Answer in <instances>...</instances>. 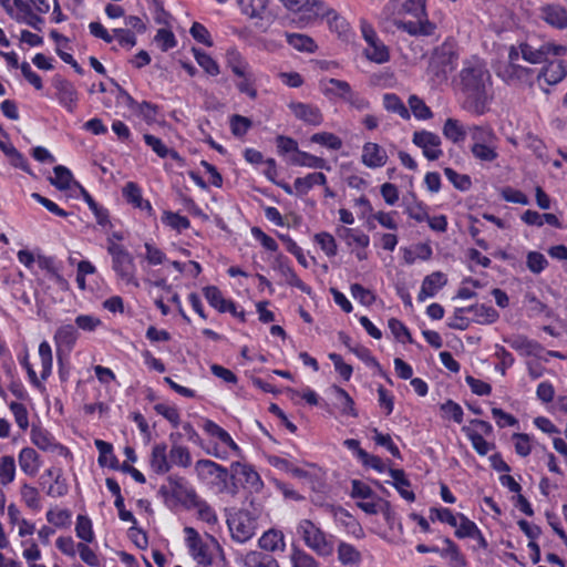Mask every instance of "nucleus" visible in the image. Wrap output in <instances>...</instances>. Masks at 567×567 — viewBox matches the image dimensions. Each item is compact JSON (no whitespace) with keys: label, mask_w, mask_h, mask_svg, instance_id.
Instances as JSON below:
<instances>
[{"label":"nucleus","mask_w":567,"mask_h":567,"mask_svg":"<svg viewBox=\"0 0 567 567\" xmlns=\"http://www.w3.org/2000/svg\"><path fill=\"white\" fill-rule=\"evenodd\" d=\"M454 83L463 110L474 115H483L489 110L493 101V82L483 62L465 61Z\"/></svg>","instance_id":"obj_1"},{"label":"nucleus","mask_w":567,"mask_h":567,"mask_svg":"<svg viewBox=\"0 0 567 567\" xmlns=\"http://www.w3.org/2000/svg\"><path fill=\"white\" fill-rule=\"evenodd\" d=\"M458 53L455 44L452 42H444L435 48L427 68V73L431 75L435 84H442L447 81L449 75L457 65Z\"/></svg>","instance_id":"obj_2"},{"label":"nucleus","mask_w":567,"mask_h":567,"mask_svg":"<svg viewBox=\"0 0 567 567\" xmlns=\"http://www.w3.org/2000/svg\"><path fill=\"white\" fill-rule=\"evenodd\" d=\"M297 534L305 545L318 556L328 557L334 551L333 537L324 533L310 519H301L297 525Z\"/></svg>","instance_id":"obj_3"},{"label":"nucleus","mask_w":567,"mask_h":567,"mask_svg":"<svg viewBox=\"0 0 567 567\" xmlns=\"http://www.w3.org/2000/svg\"><path fill=\"white\" fill-rule=\"evenodd\" d=\"M107 252L112 258V269L116 277L126 285L138 288L136 265L133 255L123 246L107 238Z\"/></svg>","instance_id":"obj_4"},{"label":"nucleus","mask_w":567,"mask_h":567,"mask_svg":"<svg viewBox=\"0 0 567 567\" xmlns=\"http://www.w3.org/2000/svg\"><path fill=\"white\" fill-rule=\"evenodd\" d=\"M284 6L292 11L301 13V19L310 21L318 17H327L330 25L334 24L336 29L346 27L344 20L339 18L333 10L326 8L324 3L318 0H280Z\"/></svg>","instance_id":"obj_5"},{"label":"nucleus","mask_w":567,"mask_h":567,"mask_svg":"<svg viewBox=\"0 0 567 567\" xmlns=\"http://www.w3.org/2000/svg\"><path fill=\"white\" fill-rule=\"evenodd\" d=\"M227 525L231 538L237 543L244 544L255 536L256 518L246 509L229 514Z\"/></svg>","instance_id":"obj_6"},{"label":"nucleus","mask_w":567,"mask_h":567,"mask_svg":"<svg viewBox=\"0 0 567 567\" xmlns=\"http://www.w3.org/2000/svg\"><path fill=\"white\" fill-rule=\"evenodd\" d=\"M496 74L508 85L532 86L535 81V70L520 64L504 63L498 66Z\"/></svg>","instance_id":"obj_7"},{"label":"nucleus","mask_w":567,"mask_h":567,"mask_svg":"<svg viewBox=\"0 0 567 567\" xmlns=\"http://www.w3.org/2000/svg\"><path fill=\"white\" fill-rule=\"evenodd\" d=\"M567 75V69L565 62L561 60L548 61L539 72L535 71V80L539 87L545 92L549 93V90L544 86L556 85L561 82Z\"/></svg>","instance_id":"obj_8"},{"label":"nucleus","mask_w":567,"mask_h":567,"mask_svg":"<svg viewBox=\"0 0 567 567\" xmlns=\"http://www.w3.org/2000/svg\"><path fill=\"white\" fill-rule=\"evenodd\" d=\"M412 142L423 151V155L429 161L439 159L443 152L440 148L441 138L437 134L429 132V131H416L413 134Z\"/></svg>","instance_id":"obj_9"},{"label":"nucleus","mask_w":567,"mask_h":567,"mask_svg":"<svg viewBox=\"0 0 567 567\" xmlns=\"http://www.w3.org/2000/svg\"><path fill=\"white\" fill-rule=\"evenodd\" d=\"M52 85L56 90V99L59 100V103L69 112L73 113L79 100V94L74 85L60 75H55L53 78Z\"/></svg>","instance_id":"obj_10"},{"label":"nucleus","mask_w":567,"mask_h":567,"mask_svg":"<svg viewBox=\"0 0 567 567\" xmlns=\"http://www.w3.org/2000/svg\"><path fill=\"white\" fill-rule=\"evenodd\" d=\"M186 542L193 558L200 565L208 566L213 563V557L208 553L207 545L203 542L199 534L193 527H185Z\"/></svg>","instance_id":"obj_11"},{"label":"nucleus","mask_w":567,"mask_h":567,"mask_svg":"<svg viewBox=\"0 0 567 567\" xmlns=\"http://www.w3.org/2000/svg\"><path fill=\"white\" fill-rule=\"evenodd\" d=\"M32 443L42 451L58 453L61 456H66L69 450L58 443L50 432L41 427H33L31 431Z\"/></svg>","instance_id":"obj_12"},{"label":"nucleus","mask_w":567,"mask_h":567,"mask_svg":"<svg viewBox=\"0 0 567 567\" xmlns=\"http://www.w3.org/2000/svg\"><path fill=\"white\" fill-rule=\"evenodd\" d=\"M204 296L208 303L220 312H230L244 320V312L237 313L236 305L231 300L223 297L221 291L216 286H208L203 289Z\"/></svg>","instance_id":"obj_13"},{"label":"nucleus","mask_w":567,"mask_h":567,"mask_svg":"<svg viewBox=\"0 0 567 567\" xmlns=\"http://www.w3.org/2000/svg\"><path fill=\"white\" fill-rule=\"evenodd\" d=\"M13 7L18 10L14 16V19L18 22H22L28 24L29 27L42 31V25L44 23V19L39 14H35L31 6L24 0H12Z\"/></svg>","instance_id":"obj_14"},{"label":"nucleus","mask_w":567,"mask_h":567,"mask_svg":"<svg viewBox=\"0 0 567 567\" xmlns=\"http://www.w3.org/2000/svg\"><path fill=\"white\" fill-rule=\"evenodd\" d=\"M289 107L297 118L309 125L318 126L323 121L321 111L315 105L297 102L290 103Z\"/></svg>","instance_id":"obj_15"},{"label":"nucleus","mask_w":567,"mask_h":567,"mask_svg":"<svg viewBox=\"0 0 567 567\" xmlns=\"http://www.w3.org/2000/svg\"><path fill=\"white\" fill-rule=\"evenodd\" d=\"M447 282L446 276L441 271H434L426 276L421 286L417 295V300L423 302L426 298L434 297L437 291L443 288Z\"/></svg>","instance_id":"obj_16"},{"label":"nucleus","mask_w":567,"mask_h":567,"mask_svg":"<svg viewBox=\"0 0 567 567\" xmlns=\"http://www.w3.org/2000/svg\"><path fill=\"white\" fill-rule=\"evenodd\" d=\"M388 155L384 148L379 144L368 142L362 148V163L370 167L377 168L382 167L386 164Z\"/></svg>","instance_id":"obj_17"},{"label":"nucleus","mask_w":567,"mask_h":567,"mask_svg":"<svg viewBox=\"0 0 567 567\" xmlns=\"http://www.w3.org/2000/svg\"><path fill=\"white\" fill-rule=\"evenodd\" d=\"M195 471L199 478L207 480L215 477L219 482H226L228 470L210 460H199L195 464Z\"/></svg>","instance_id":"obj_18"},{"label":"nucleus","mask_w":567,"mask_h":567,"mask_svg":"<svg viewBox=\"0 0 567 567\" xmlns=\"http://www.w3.org/2000/svg\"><path fill=\"white\" fill-rule=\"evenodd\" d=\"M150 465L156 474H166L171 471L172 463L169 454L167 455V445L165 443H158L153 446Z\"/></svg>","instance_id":"obj_19"},{"label":"nucleus","mask_w":567,"mask_h":567,"mask_svg":"<svg viewBox=\"0 0 567 567\" xmlns=\"http://www.w3.org/2000/svg\"><path fill=\"white\" fill-rule=\"evenodd\" d=\"M416 20L417 21L393 20L391 23L410 35H431L434 32L435 25L426 18Z\"/></svg>","instance_id":"obj_20"},{"label":"nucleus","mask_w":567,"mask_h":567,"mask_svg":"<svg viewBox=\"0 0 567 567\" xmlns=\"http://www.w3.org/2000/svg\"><path fill=\"white\" fill-rule=\"evenodd\" d=\"M234 476L238 477L245 487L258 492L262 487L259 474L249 465L236 463L233 465Z\"/></svg>","instance_id":"obj_21"},{"label":"nucleus","mask_w":567,"mask_h":567,"mask_svg":"<svg viewBox=\"0 0 567 567\" xmlns=\"http://www.w3.org/2000/svg\"><path fill=\"white\" fill-rule=\"evenodd\" d=\"M505 342L514 350L525 355H539L544 350L540 343L529 340L525 336H514L505 339Z\"/></svg>","instance_id":"obj_22"},{"label":"nucleus","mask_w":567,"mask_h":567,"mask_svg":"<svg viewBox=\"0 0 567 567\" xmlns=\"http://www.w3.org/2000/svg\"><path fill=\"white\" fill-rule=\"evenodd\" d=\"M320 89L326 96H336L346 100L352 90L347 81L327 79L320 81Z\"/></svg>","instance_id":"obj_23"},{"label":"nucleus","mask_w":567,"mask_h":567,"mask_svg":"<svg viewBox=\"0 0 567 567\" xmlns=\"http://www.w3.org/2000/svg\"><path fill=\"white\" fill-rule=\"evenodd\" d=\"M331 391L334 394L336 405L340 410L341 414L357 417L358 411L354 408V401L349 395V393L338 385H332Z\"/></svg>","instance_id":"obj_24"},{"label":"nucleus","mask_w":567,"mask_h":567,"mask_svg":"<svg viewBox=\"0 0 567 567\" xmlns=\"http://www.w3.org/2000/svg\"><path fill=\"white\" fill-rule=\"evenodd\" d=\"M466 312L473 313L474 321L480 324H489L499 318L496 309L483 303L466 307Z\"/></svg>","instance_id":"obj_25"},{"label":"nucleus","mask_w":567,"mask_h":567,"mask_svg":"<svg viewBox=\"0 0 567 567\" xmlns=\"http://www.w3.org/2000/svg\"><path fill=\"white\" fill-rule=\"evenodd\" d=\"M122 193L123 197L127 200V203L132 204L134 207H137L140 209H147L148 213L153 210L150 202L143 199L142 190L136 183H126L123 187Z\"/></svg>","instance_id":"obj_26"},{"label":"nucleus","mask_w":567,"mask_h":567,"mask_svg":"<svg viewBox=\"0 0 567 567\" xmlns=\"http://www.w3.org/2000/svg\"><path fill=\"white\" fill-rule=\"evenodd\" d=\"M389 474L393 480L392 485L396 488L399 494L408 502H413L415 499V494L413 493V491L409 489L411 483L406 478L404 471L398 468H390Z\"/></svg>","instance_id":"obj_27"},{"label":"nucleus","mask_w":567,"mask_h":567,"mask_svg":"<svg viewBox=\"0 0 567 567\" xmlns=\"http://www.w3.org/2000/svg\"><path fill=\"white\" fill-rule=\"evenodd\" d=\"M327 177L323 173H310L305 177H298L293 182V188L298 195H306L315 185H324Z\"/></svg>","instance_id":"obj_28"},{"label":"nucleus","mask_w":567,"mask_h":567,"mask_svg":"<svg viewBox=\"0 0 567 567\" xmlns=\"http://www.w3.org/2000/svg\"><path fill=\"white\" fill-rule=\"evenodd\" d=\"M79 338V332L76 328L72 324L61 326L54 334V341L58 348L64 347L68 351L72 350L76 340Z\"/></svg>","instance_id":"obj_29"},{"label":"nucleus","mask_w":567,"mask_h":567,"mask_svg":"<svg viewBox=\"0 0 567 567\" xmlns=\"http://www.w3.org/2000/svg\"><path fill=\"white\" fill-rule=\"evenodd\" d=\"M543 18L548 24L557 29L567 28V11L560 6L545 7L543 9Z\"/></svg>","instance_id":"obj_30"},{"label":"nucleus","mask_w":567,"mask_h":567,"mask_svg":"<svg viewBox=\"0 0 567 567\" xmlns=\"http://www.w3.org/2000/svg\"><path fill=\"white\" fill-rule=\"evenodd\" d=\"M442 132L447 140L457 144L465 140L467 128L458 120L449 117L443 125Z\"/></svg>","instance_id":"obj_31"},{"label":"nucleus","mask_w":567,"mask_h":567,"mask_svg":"<svg viewBox=\"0 0 567 567\" xmlns=\"http://www.w3.org/2000/svg\"><path fill=\"white\" fill-rule=\"evenodd\" d=\"M473 144L496 143L497 137L489 125H472L467 127Z\"/></svg>","instance_id":"obj_32"},{"label":"nucleus","mask_w":567,"mask_h":567,"mask_svg":"<svg viewBox=\"0 0 567 567\" xmlns=\"http://www.w3.org/2000/svg\"><path fill=\"white\" fill-rule=\"evenodd\" d=\"M259 547L264 550L275 551L278 549L284 550L285 540L281 532L269 529L262 534L258 540Z\"/></svg>","instance_id":"obj_33"},{"label":"nucleus","mask_w":567,"mask_h":567,"mask_svg":"<svg viewBox=\"0 0 567 567\" xmlns=\"http://www.w3.org/2000/svg\"><path fill=\"white\" fill-rule=\"evenodd\" d=\"M100 455H99V464L101 466H110L113 470L118 468V461L116 456L113 454V446L112 444L102 441V440H95L94 442Z\"/></svg>","instance_id":"obj_34"},{"label":"nucleus","mask_w":567,"mask_h":567,"mask_svg":"<svg viewBox=\"0 0 567 567\" xmlns=\"http://www.w3.org/2000/svg\"><path fill=\"white\" fill-rule=\"evenodd\" d=\"M237 3L241 12L249 18L264 19L268 0H237Z\"/></svg>","instance_id":"obj_35"},{"label":"nucleus","mask_w":567,"mask_h":567,"mask_svg":"<svg viewBox=\"0 0 567 567\" xmlns=\"http://www.w3.org/2000/svg\"><path fill=\"white\" fill-rule=\"evenodd\" d=\"M38 453L31 447H24L19 454V465L28 475H35L39 470Z\"/></svg>","instance_id":"obj_36"},{"label":"nucleus","mask_w":567,"mask_h":567,"mask_svg":"<svg viewBox=\"0 0 567 567\" xmlns=\"http://www.w3.org/2000/svg\"><path fill=\"white\" fill-rule=\"evenodd\" d=\"M338 236L346 240L348 245L355 244L362 248H365L370 244V238L361 230H355L348 227H340L337 230Z\"/></svg>","instance_id":"obj_37"},{"label":"nucleus","mask_w":567,"mask_h":567,"mask_svg":"<svg viewBox=\"0 0 567 567\" xmlns=\"http://www.w3.org/2000/svg\"><path fill=\"white\" fill-rule=\"evenodd\" d=\"M338 559L342 565L359 566L361 554L351 544L341 542L338 546Z\"/></svg>","instance_id":"obj_38"},{"label":"nucleus","mask_w":567,"mask_h":567,"mask_svg":"<svg viewBox=\"0 0 567 567\" xmlns=\"http://www.w3.org/2000/svg\"><path fill=\"white\" fill-rule=\"evenodd\" d=\"M247 567H279L278 561L269 554L249 551L245 557Z\"/></svg>","instance_id":"obj_39"},{"label":"nucleus","mask_w":567,"mask_h":567,"mask_svg":"<svg viewBox=\"0 0 567 567\" xmlns=\"http://www.w3.org/2000/svg\"><path fill=\"white\" fill-rule=\"evenodd\" d=\"M169 460L172 465L188 467L192 464V455L186 446L174 442L169 451Z\"/></svg>","instance_id":"obj_40"},{"label":"nucleus","mask_w":567,"mask_h":567,"mask_svg":"<svg viewBox=\"0 0 567 567\" xmlns=\"http://www.w3.org/2000/svg\"><path fill=\"white\" fill-rule=\"evenodd\" d=\"M471 152L481 162H493L498 156L496 143L473 144Z\"/></svg>","instance_id":"obj_41"},{"label":"nucleus","mask_w":567,"mask_h":567,"mask_svg":"<svg viewBox=\"0 0 567 567\" xmlns=\"http://www.w3.org/2000/svg\"><path fill=\"white\" fill-rule=\"evenodd\" d=\"M286 38L287 42L298 51L312 53L317 49L315 41L306 34L287 33Z\"/></svg>","instance_id":"obj_42"},{"label":"nucleus","mask_w":567,"mask_h":567,"mask_svg":"<svg viewBox=\"0 0 567 567\" xmlns=\"http://www.w3.org/2000/svg\"><path fill=\"white\" fill-rule=\"evenodd\" d=\"M291 163L293 165L307 166L311 168H328L326 159L302 151H299L298 154L292 156Z\"/></svg>","instance_id":"obj_43"},{"label":"nucleus","mask_w":567,"mask_h":567,"mask_svg":"<svg viewBox=\"0 0 567 567\" xmlns=\"http://www.w3.org/2000/svg\"><path fill=\"white\" fill-rule=\"evenodd\" d=\"M465 432L466 436L472 442L473 449L482 456L486 455L491 450L495 447L493 443H488L482 434L471 430L467 426L462 429Z\"/></svg>","instance_id":"obj_44"},{"label":"nucleus","mask_w":567,"mask_h":567,"mask_svg":"<svg viewBox=\"0 0 567 567\" xmlns=\"http://www.w3.org/2000/svg\"><path fill=\"white\" fill-rule=\"evenodd\" d=\"M383 105L388 111L394 112L399 114L402 118L409 120L410 118V112L404 105V103L401 101V99L393 94V93H386L383 96Z\"/></svg>","instance_id":"obj_45"},{"label":"nucleus","mask_w":567,"mask_h":567,"mask_svg":"<svg viewBox=\"0 0 567 567\" xmlns=\"http://www.w3.org/2000/svg\"><path fill=\"white\" fill-rule=\"evenodd\" d=\"M16 476V462L13 456L6 455L0 458V484L6 486L13 482Z\"/></svg>","instance_id":"obj_46"},{"label":"nucleus","mask_w":567,"mask_h":567,"mask_svg":"<svg viewBox=\"0 0 567 567\" xmlns=\"http://www.w3.org/2000/svg\"><path fill=\"white\" fill-rule=\"evenodd\" d=\"M162 223L174 230L182 231L189 228L190 223L187 217L177 213L165 210L162 216Z\"/></svg>","instance_id":"obj_47"},{"label":"nucleus","mask_w":567,"mask_h":567,"mask_svg":"<svg viewBox=\"0 0 567 567\" xmlns=\"http://www.w3.org/2000/svg\"><path fill=\"white\" fill-rule=\"evenodd\" d=\"M39 357L41 360V378L47 380L52 371V350L47 341L40 343Z\"/></svg>","instance_id":"obj_48"},{"label":"nucleus","mask_w":567,"mask_h":567,"mask_svg":"<svg viewBox=\"0 0 567 567\" xmlns=\"http://www.w3.org/2000/svg\"><path fill=\"white\" fill-rule=\"evenodd\" d=\"M54 177L50 178L52 185L59 189H68L72 182V173L69 168L58 165L53 168Z\"/></svg>","instance_id":"obj_49"},{"label":"nucleus","mask_w":567,"mask_h":567,"mask_svg":"<svg viewBox=\"0 0 567 567\" xmlns=\"http://www.w3.org/2000/svg\"><path fill=\"white\" fill-rule=\"evenodd\" d=\"M519 49L522 58L529 63L537 64L546 61L543 45L536 49L529 43L524 42L519 44Z\"/></svg>","instance_id":"obj_50"},{"label":"nucleus","mask_w":567,"mask_h":567,"mask_svg":"<svg viewBox=\"0 0 567 567\" xmlns=\"http://www.w3.org/2000/svg\"><path fill=\"white\" fill-rule=\"evenodd\" d=\"M315 241L320 246L321 250L328 257H333L337 255V243L331 234L327 231L318 233L315 235Z\"/></svg>","instance_id":"obj_51"},{"label":"nucleus","mask_w":567,"mask_h":567,"mask_svg":"<svg viewBox=\"0 0 567 567\" xmlns=\"http://www.w3.org/2000/svg\"><path fill=\"white\" fill-rule=\"evenodd\" d=\"M444 543L446 544V548L441 551V555L450 558L451 566L452 567L465 566V564H466L465 558L458 550L457 546L450 538H445Z\"/></svg>","instance_id":"obj_52"},{"label":"nucleus","mask_w":567,"mask_h":567,"mask_svg":"<svg viewBox=\"0 0 567 567\" xmlns=\"http://www.w3.org/2000/svg\"><path fill=\"white\" fill-rule=\"evenodd\" d=\"M76 536L86 543H92L94 533L92 529L91 519L86 516L79 515L75 524Z\"/></svg>","instance_id":"obj_53"},{"label":"nucleus","mask_w":567,"mask_h":567,"mask_svg":"<svg viewBox=\"0 0 567 567\" xmlns=\"http://www.w3.org/2000/svg\"><path fill=\"white\" fill-rule=\"evenodd\" d=\"M455 530V535L458 538L472 537L473 535H478V528L474 522L470 520L463 514L458 515L457 526Z\"/></svg>","instance_id":"obj_54"},{"label":"nucleus","mask_w":567,"mask_h":567,"mask_svg":"<svg viewBox=\"0 0 567 567\" xmlns=\"http://www.w3.org/2000/svg\"><path fill=\"white\" fill-rule=\"evenodd\" d=\"M292 567H319L318 561L308 553L293 547L291 553Z\"/></svg>","instance_id":"obj_55"},{"label":"nucleus","mask_w":567,"mask_h":567,"mask_svg":"<svg viewBox=\"0 0 567 567\" xmlns=\"http://www.w3.org/2000/svg\"><path fill=\"white\" fill-rule=\"evenodd\" d=\"M197 63L209 74H219V66L217 62L207 53L202 50L193 49Z\"/></svg>","instance_id":"obj_56"},{"label":"nucleus","mask_w":567,"mask_h":567,"mask_svg":"<svg viewBox=\"0 0 567 567\" xmlns=\"http://www.w3.org/2000/svg\"><path fill=\"white\" fill-rule=\"evenodd\" d=\"M310 140L312 143H317V144L327 146L328 148L333 150V151H337V150L341 148V146H342V141L333 133H328V132L316 133L311 136Z\"/></svg>","instance_id":"obj_57"},{"label":"nucleus","mask_w":567,"mask_h":567,"mask_svg":"<svg viewBox=\"0 0 567 567\" xmlns=\"http://www.w3.org/2000/svg\"><path fill=\"white\" fill-rule=\"evenodd\" d=\"M444 174L455 188L462 192L468 190L471 188L472 182L468 175L458 174L456 171L450 167L444 169Z\"/></svg>","instance_id":"obj_58"},{"label":"nucleus","mask_w":567,"mask_h":567,"mask_svg":"<svg viewBox=\"0 0 567 567\" xmlns=\"http://www.w3.org/2000/svg\"><path fill=\"white\" fill-rule=\"evenodd\" d=\"M526 266L535 275L540 274L548 266L545 256L538 251H529L526 256Z\"/></svg>","instance_id":"obj_59"},{"label":"nucleus","mask_w":567,"mask_h":567,"mask_svg":"<svg viewBox=\"0 0 567 567\" xmlns=\"http://www.w3.org/2000/svg\"><path fill=\"white\" fill-rule=\"evenodd\" d=\"M69 492V485L65 478L62 477V470L58 468V473L54 477L53 484H51L47 489V495L51 497H62L66 495Z\"/></svg>","instance_id":"obj_60"},{"label":"nucleus","mask_w":567,"mask_h":567,"mask_svg":"<svg viewBox=\"0 0 567 567\" xmlns=\"http://www.w3.org/2000/svg\"><path fill=\"white\" fill-rule=\"evenodd\" d=\"M409 105L415 117L420 120H427L432 117V111L419 96L411 95L409 99Z\"/></svg>","instance_id":"obj_61"},{"label":"nucleus","mask_w":567,"mask_h":567,"mask_svg":"<svg viewBox=\"0 0 567 567\" xmlns=\"http://www.w3.org/2000/svg\"><path fill=\"white\" fill-rule=\"evenodd\" d=\"M367 58L377 63H384L389 61L390 54L388 48L378 40L374 45H369Z\"/></svg>","instance_id":"obj_62"},{"label":"nucleus","mask_w":567,"mask_h":567,"mask_svg":"<svg viewBox=\"0 0 567 567\" xmlns=\"http://www.w3.org/2000/svg\"><path fill=\"white\" fill-rule=\"evenodd\" d=\"M251 125V121L243 115L235 114L230 117V130L235 136H244Z\"/></svg>","instance_id":"obj_63"},{"label":"nucleus","mask_w":567,"mask_h":567,"mask_svg":"<svg viewBox=\"0 0 567 567\" xmlns=\"http://www.w3.org/2000/svg\"><path fill=\"white\" fill-rule=\"evenodd\" d=\"M21 496L28 507L39 511L41 508L39 492L35 487L23 484L21 487Z\"/></svg>","instance_id":"obj_64"}]
</instances>
